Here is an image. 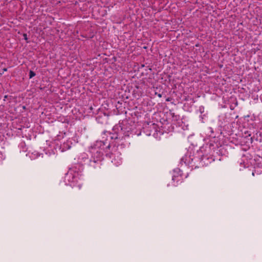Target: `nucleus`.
<instances>
[{
	"mask_svg": "<svg viewBox=\"0 0 262 262\" xmlns=\"http://www.w3.org/2000/svg\"><path fill=\"white\" fill-rule=\"evenodd\" d=\"M24 37L25 39H26V40L27 39V35L26 34H24Z\"/></svg>",
	"mask_w": 262,
	"mask_h": 262,
	"instance_id": "9d476101",
	"label": "nucleus"
},
{
	"mask_svg": "<svg viewBox=\"0 0 262 262\" xmlns=\"http://www.w3.org/2000/svg\"><path fill=\"white\" fill-rule=\"evenodd\" d=\"M180 177H182V174H180Z\"/></svg>",
	"mask_w": 262,
	"mask_h": 262,
	"instance_id": "dca6fc26",
	"label": "nucleus"
},
{
	"mask_svg": "<svg viewBox=\"0 0 262 262\" xmlns=\"http://www.w3.org/2000/svg\"><path fill=\"white\" fill-rule=\"evenodd\" d=\"M190 158V161H199V160H200V158L198 157L194 156L193 155L191 156L190 155H188V154H187L184 158L183 159H185V162H187V159H189Z\"/></svg>",
	"mask_w": 262,
	"mask_h": 262,
	"instance_id": "0eeeda50",
	"label": "nucleus"
},
{
	"mask_svg": "<svg viewBox=\"0 0 262 262\" xmlns=\"http://www.w3.org/2000/svg\"><path fill=\"white\" fill-rule=\"evenodd\" d=\"M158 96L160 98L162 97V94H158Z\"/></svg>",
	"mask_w": 262,
	"mask_h": 262,
	"instance_id": "9b49d317",
	"label": "nucleus"
},
{
	"mask_svg": "<svg viewBox=\"0 0 262 262\" xmlns=\"http://www.w3.org/2000/svg\"><path fill=\"white\" fill-rule=\"evenodd\" d=\"M19 146H20L21 147L23 148V150L24 151H26L27 149H26L25 148V143L24 142H21L20 144H19Z\"/></svg>",
	"mask_w": 262,
	"mask_h": 262,
	"instance_id": "1a4fd4ad",
	"label": "nucleus"
},
{
	"mask_svg": "<svg viewBox=\"0 0 262 262\" xmlns=\"http://www.w3.org/2000/svg\"><path fill=\"white\" fill-rule=\"evenodd\" d=\"M108 140V139L102 138V140L96 142L90 150L91 158L103 161L104 154L107 153L106 150L110 148V144H107Z\"/></svg>",
	"mask_w": 262,
	"mask_h": 262,
	"instance_id": "7ed1b4c3",
	"label": "nucleus"
},
{
	"mask_svg": "<svg viewBox=\"0 0 262 262\" xmlns=\"http://www.w3.org/2000/svg\"><path fill=\"white\" fill-rule=\"evenodd\" d=\"M130 134V129L122 127L118 133H110L104 131L102 135V139H108L107 144H110V148L116 147L117 151L120 149L124 148L127 144L128 142L126 138H128Z\"/></svg>",
	"mask_w": 262,
	"mask_h": 262,
	"instance_id": "f257e3e1",
	"label": "nucleus"
},
{
	"mask_svg": "<svg viewBox=\"0 0 262 262\" xmlns=\"http://www.w3.org/2000/svg\"><path fill=\"white\" fill-rule=\"evenodd\" d=\"M35 75H36V74H35V73L34 72H33L32 70L30 71V72H29V78H32L34 76H35Z\"/></svg>",
	"mask_w": 262,
	"mask_h": 262,
	"instance_id": "6e6552de",
	"label": "nucleus"
},
{
	"mask_svg": "<svg viewBox=\"0 0 262 262\" xmlns=\"http://www.w3.org/2000/svg\"><path fill=\"white\" fill-rule=\"evenodd\" d=\"M155 126H156V125H155V124H152L151 125L150 127L152 126L153 128H155Z\"/></svg>",
	"mask_w": 262,
	"mask_h": 262,
	"instance_id": "f8f14e48",
	"label": "nucleus"
},
{
	"mask_svg": "<svg viewBox=\"0 0 262 262\" xmlns=\"http://www.w3.org/2000/svg\"><path fill=\"white\" fill-rule=\"evenodd\" d=\"M176 178V176H173L172 177V180L174 181V179H175Z\"/></svg>",
	"mask_w": 262,
	"mask_h": 262,
	"instance_id": "ddd939ff",
	"label": "nucleus"
},
{
	"mask_svg": "<svg viewBox=\"0 0 262 262\" xmlns=\"http://www.w3.org/2000/svg\"><path fill=\"white\" fill-rule=\"evenodd\" d=\"M140 94H139L138 95L139 96H141L142 95V92L141 91H140Z\"/></svg>",
	"mask_w": 262,
	"mask_h": 262,
	"instance_id": "4468645a",
	"label": "nucleus"
},
{
	"mask_svg": "<svg viewBox=\"0 0 262 262\" xmlns=\"http://www.w3.org/2000/svg\"><path fill=\"white\" fill-rule=\"evenodd\" d=\"M4 70L5 71H7V69H4Z\"/></svg>",
	"mask_w": 262,
	"mask_h": 262,
	"instance_id": "2eb2a0df",
	"label": "nucleus"
},
{
	"mask_svg": "<svg viewBox=\"0 0 262 262\" xmlns=\"http://www.w3.org/2000/svg\"><path fill=\"white\" fill-rule=\"evenodd\" d=\"M106 156L109 157L112 163L116 166L121 164L122 159L121 157V152L117 151L116 147H112L110 153H106Z\"/></svg>",
	"mask_w": 262,
	"mask_h": 262,
	"instance_id": "39448f33",
	"label": "nucleus"
},
{
	"mask_svg": "<svg viewBox=\"0 0 262 262\" xmlns=\"http://www.w3.org/2000/svg\"><path fill=\"white\" fill-rule=\"evenodd\" d=\"M83 162V165H84L88 170L93 172L99 170L102 165V161H100V160L94 159V158L91 157L90 159L85 158Z\"/></svg>",
	"mask_w": 262,
	"mask_h": 262,
	"instance_id": "20e7f679",
	"label": "nucleus"
},
{
	"mask_svg": "<svg viewBox=\"0 0 262 262\" xmlns=\"http://www.w3.org/2000/svg\"><path fill=\"white\" fill-rule=\"evenodd\" d=\"M181 179H179L177 180V181H181Z\"/></svg>",
	"mask_w": 262,
	"mask_h": 262,
	"instance_id": "f3484780",
	"label": "nucleus"
},
{
	"mask_svg": "<svg viewBox=\"0 0 262 262\" xmlns=\"http://www.w3.org/2000/svg\"><path fill=\"white\" fill-rule=\"evenodd\" d=\"M200 162V160H199V161H190V158L187 159V162H185V164L187 165L192 169L199 167Z\"/></svg>",
	"mask_w": 262,
	"mask_h": 262,
	"instance_id": "423d86ee",
	"label": "nucleus"
},
{
	"mask_svg": "<svg viewBox=\"0 0 262 262\" xmlns=\"http://www.w3.org/2000/svg\"><path fill=\"white\" fill-rule=\"evenodd\" d=\"M83 170V164L78 163L70 168L64 177V181L68 185L72 187L77 186L81 188L82 184L79 183L82 177V172Z\"/></svg>",
	"mask_w": 262,
	"mask_h": 262,
	"instance_id": "f03ea898",
	"label": "nucleus"
}]
</instances>
